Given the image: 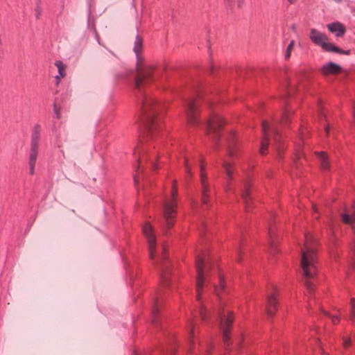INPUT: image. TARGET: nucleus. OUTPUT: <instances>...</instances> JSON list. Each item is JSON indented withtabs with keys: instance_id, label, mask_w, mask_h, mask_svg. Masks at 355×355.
Listing matches in <instances>:
<instances>
[{
	"instance_id": "nucleus-1",
	"label": "nucleus",
	"mask_w": 355,
	"mask_h": 355,
	"mask_svg": "<svg viewBox=\"0 0 355 355\" xmlns=\"http://www.w3.org/2000/svg\"><path fill=\"white\" fill-rule=\"evenodd\" d=\"M316 246L317 242L310 233L305 234V241L301 250V268L306 278L304 283L309 293L313 291L311 279L316 273Z\"/></svg>"
},
{
	"instance_id": "nucleus-2",
	"label": "nucleus",
	"mask_w": 355,
	"mask_h": 355,
	"mask_svg": "<svg viewBox=\"0 0 355 355\" xmlns=\"http://www.w3.org/2000/svg\"><path fill=\"white\" fill-rule=\"evenodd\" d=\"M142 49V40L137 35L136 37L134 45V52L137 55L136 63V77L135 85V87L140 90L144 85L148 83L151 80V76L154 71L155 66L153 64H146L144 58L140 55Z\"/></svg>"
},
{
	"instance_id": "nucleus-3",
	"label": "nucleus",
	"mask_w": 355,
	"mask_h": 355,
	"mask_svg": "<svg viewBox=\"0 0 355 355\" xmlns=\"http://www.w3.org/2000/svg\"><path fill=\"white\" fill-rule=\"evenodd\" d=\"M157 110L158 106L154 98L150 96H144L141 100V123L144 129L148 132H151L156 125L155 116Z\"/></svg>"
},
{
	"instance_id": "nucleus-4",
	"label": "nucleus",
	"mask_w": 355,
	"mask_h": 355,
	"mask_svg": "<svg viewBox=\"0 0 355 355\" xmlns=\"http://www.w3.org/2000/svg\"><path fill=\"white\" fill-rule=\"evenodd\" d=\"M178 194L175 181L173 182L171 198L166 199L163 205V216L166 227L170 229L173 227L175 221L177 202L176 196Z\"/></svg>"
},
{
	"instance_id": "nucleus-5",
	"label": "nucleus",
	"mask_w": 355,
	"mask_h": 355,
	"mask_svg": "<svg viewBox=\"0 0 355 355\" xmlns=\"http://www.w3.org/2000/svg\"><path fill=\"white\" fill-rule=\"evenodd\" d=\"M310 40L315 44L320 46L323 50L326 51H333L338 53L349 54V51H343L339 48L335 46L332 43L328 42L327 37L322 33L318 31L315 28L310 30L309 34Z\"/></svg>"
},
{
	"instance_id": "nucleus-6",
	"label": "nucleus",
	"mask_w": 355,
	"mask_h": 355,
	"mask_svg": "<svg viewBox=\"0 0 355 355\" xmlns=\"http://www.w3.org/2000/svg\"><path fill=\"white\" fill-rule=\"evenodd\" d=\"M196 271H197V279H196V298L197 300H200V295L202 291L203 284L205 280V276L208 273L209 266L206 263L205 259L202 256H198L196 258Z\"/></svg>"
},
{
	"instance_id": "nucleus-7",
	"label": "nucleus",
	"mask_w": 355,
	"mask_h": 355,
	"mask_svg": "<svg viewBox=\"0 0 355 355\" xmlns=\"http://www.w3.org/2000/svg\"><path fill=\"white\" fill-rule=\"evenodd\" d=\"M40 132V125L38 124L35 125L32 132L31 150L29 157L30 173L31 175L34 173L35 166L37 160Z\"/></svg>"
},
{
	"instance_id": "nucleus-8",
	"label": "nucleus",
	"mask_w": 355,
	"mask_h": 355,
	"mask_svg": "<svg viewBox=\"0 0 355 355\" xmlns=\"http://www.w3.org/2000/svg\"><path fill=\"white\" fill-rule=\"evenodd\" d=\"M218 313L220 318V328L223 331V341L225 343H227L230 339V329L233 322V316L231 312L225 313L220 309L218 310Z\"/></svg>"
},
{
	"instance_id": "nucleus-9",
	"label": "nucleus",
	"mask_w": 355,
	"mask_h": 355,
	"mask_svg": "<svg viewBox=\"0 0 355 355\" xmlns=\"http://www.w3.org/2000/svg\"><path fill=\"white\" fill-rule=\"evenodd\" d=\"M143 233L148 240L150 257L151 259H153L155 257L156 242L155 236L150 224L147 223L144 225Z\"/></svg>"
},
{
	"instance_id": "nucleus-10",
	"label": "nucleus",
	"mask_w": 355,
	"mask_h": 355,
	"mask_svg": "<svg viewBox=\"0 0 355 355\" xmlns=\"http://www.w3.org/2000/svg\"><path fill=\"white\" fill-rule=\"evenodd\" d=\"M188 122L191 125H196L198 122L196 102L193 100L188 102L186 111Z\"/></svg>"
},
{
	"instance_id": "nucleus-11",
	"label": "nucleus",
	"mask_w": 355,
	"mask_h": 355,
	"mask_svg": "<svg viewBox=\"0 0 355 355\" xmlns=\"http://www.w3.org/2000/svg\"><path fill=\"white\" fill-rule=\"evenodd\" d=\"M200 182L202 185V202L203 205H207L209 199V186L207 183V174L204 171L205 166L202 164L200 166Z\"/></svg>"
},
{
	"instance_id": "nucleus-12",
	"label": "nucleus",
	"mask_w": 355,
	"mask_h": 355,
	"mask_svg": "<svg viewBox=\"0 0 355 355\" xmlns=\"http://www.w3.org/2000/svg\"><path fill=\"white\" fill-rule=\"evenodd\" d=\"M262 133H263V139L261 143V148L259 149V153L261 155H266V150L269 146V137H270V125L269 123L266 121L262 122Z\"/></svg>"
},
{
	"instance_id": "nucleus-13",
	"label": "nucleus",
	"mask_w": 355,
	"mask_h": 355,
	"mask_svg": "<svg viewBox=\"0 0 355 355\" xmlns=\"http://www.w3.org/2000/svg\"><path fill=\"white\" fill-rule=\"evenodd\" d=\"M223 124V119L218 115H214L210 118L207 123V133H215L222 127Z\"/></svg>"
},
{
	"instance_id": "nucleus-14",
	"label": "nucleus",
	"mask_w": 355,
	"mask_h": 355,
	"mask_svg": "<svg viewBox=\"0 0 355 355\" xmlns=\"http://www.w3.org/2000/svg\"><path fill=\"white\" fill-rule=\"evenodd\" d=\"M277 300L275 293H270L268 295L266 313L268 316H272L276 311Z\"/></svg>"
},
{
	"instance_id": "nucleus-15",
	"label": "nucleus",
	"mask_w": 355,
	"mask_h": 355,
	"mask_svg": "<svg viewBox=\"0 0 355 355\" xmlns=\"http://www.w3.org/2000/svg\"><path fill=\"white\" fill-rule=\"evenodd\" d=\"M250 182L249 181H245L243 184V187L241 191V198L243 199V203L245 205V209H248L250 205Z\"/></svg>"
},
{
	"instance_id": "nucleus-16",
	"label": "nucleus",
	"mask_w": 355,
	"mask_h": 355,
	"mask_svg": "<svg viewBox=\"0 0 355 355\" xmlns=\"http://www.w3.org/2000/svg\"><path fill=\"white\" fill-rule=\"evenodd\" d=\"M327 28L331 33H335L337 37L342 36L345 33V26L339 22L329 24Z\"/></svg>"
},
{
	"instance_id": "nucleus-17",
	"label": "nucleus",
	"mask_w": 355,
	"mask_h": 355,
	"mask_svg": "<svg viewBox=\"0 0 355 355\" xmlns=\"http://www.w3.org/2000/svg\"><path fill=\"white\" fill-rule=\"evenodd\" d=\"M340 71V67L333 62H329L324 65L322 68V71L324 75L337 74Z\"/></svg>"
},
{
	"instance_id": "nucleus-18",
	"label": "nucleus",
	"mask_w": 355,
	"mask_h": 355,
	"mask_svg": "<svg viewBox=\"0 0 355 355\" xmlns=\"http://www.w3.org/2000/svg\"><path fill=\"white\" fill-rule=\"evenodd\" d=\"M223 168L225 170V174L227 175V186H229L230 181L233 178V166H232V164L231 162H230L229 161H227V160H225L223 162Z\"/></svg>"
},
{
	"instance_id": "nucleus-19",
	"label": "nucleus",
	"mask_w": 355,
	"mask_h": 355,
	"mask_svg": "<svg viewBox=\"0 0 355 355\" xmlns=\"http://www.w3.org/2000/svg\"><path fill=\"white\" fill-rule=\"evenodd\" d=\"M214 291L218 298H220L221 294L225 292V280L222 275L219 277V286H215Z\"/></svg>"
},
{
	"instance_id": "nucleus-20",
	"label": "nucleus",
	"mask_w": 355,
	"mask_h": 355,
	"mask_svg": "<svg viewBox=\"0 0 355 355\" xmlns=\"http://www.w3.org/2000/svg\"><path fill=\"white\" fill-rule=\"evenodd\" d=\"M341 216L343 222L348 225H352L355 219L354 212L345 211V212Z\"/></svg>"
},
{
	"instance_id": "nucleus-21",
	"label": "nucleus",
	"mask_w": 355,
	"mask_h": 355,
	"mask_svg": "<svg viewBox=\"0 0 355 355\" xmlns=\"http://www.w3.org/2000/svg\"><path fill=\"white\" fill-rule=\"evenodd\" d=\"M318 156L320 161V165H321L322 168L324 170L328 169L329 165L328 159H327L326 155L323 152H321V153H318Z\"/></svg>"
},
{
	"instance_id": "nucleus-22",
	"label": "nucleus",
	"mask_w": 355,
	"mask_h": 355,
	"mask_svg": "<svg viewBox=\"0 0 355 355\" xmlns=\"http://www.w3.org/2000/svg\"><path fill=\"white\" fill-rule=\"evenodd\" d=\"M55 65L58 67L59 76H56V78L59 79L60 77L63 78L65 76L64 70L65 65L60 60H58L55 62Z\"/></svg>"
},
{
	"instance_id": "nucleus-23",
	"label": "nucleus",
	"mask_w": 355,
	"mask_h": 355,
	"mask_svg": "<svg viewBox=\"0 0 355 355\" xmlns=\"http://www.w3.org/2000/svg\"><path fill=\"white\" fill-rule=\"evenodd\" d=\"M349 319L352 322H355V298H352L350 300Z\"/></svg>"
},
{
	"instance_id": "nucleus-24",
	"label": "nucleus",
	"mask_w": 355,
	"mask_h": 355,
	"mask_svg": "<svg viewBox=\"0 0 355 355\" xmlns=\"http://www.w3.org/2000/svg\"><path fill=\"white\" fill-rule=\"evenodd\" d=\"M295 42L294 40H292L288 46H287L286 53H285V59L288 60L291 57V52L294 48Z\"/></svg>"
},
{
	"instance_id": "nucleus-25",
	"label": "nucleus",
	"mask_w": 355,
	"mask_h": 355,
	"mask_svg": "<svg viewBox=\"0 0 355 355\" xmlns=\"http://www.w3.org/2000/svg\"><path fill=\"white\" fill-rule=\"evenodd\" d=\"M291 111L286 110L284 113L281 122L282 123H286L288 120V117L291 114Z\"/></svg>"
},
{
	"instance_id": "nucleus-26",
	"label": "nucleus",
	"mask_w": 355,
	"mask_h": 355,
	"mask_svg": "<svg viewBox=\"0 0 355 355\" xmlns=\"http://www.w3.org/2000/svg\"><path fill=\"white\" fill-rule=\"evenodd\" d=\"M200 315L201 316L202 320L205 319V315H206V309L205 307L202 306L200 309Z\"/></svg>"
},
{
	"instance_id": "nucleus-27",
	"label": "nucleus",
	"mask_w": 355,
	"mask_h": 355,
	"mask_svg": "<svg viewBox=\"0 0 355 355\" xmlns=\"http://www.w3.org/2000/svg\"><path fill=\"white\" fill-rule=\"evenodd\" d=\"M184 164H185V167H186L187 173L189 175H191V167H190V166L189 165L188 162H187V159H185Z\"/></svg>"
},
{
	"instance_id": "nucleus-28",
	"label": "nucleus",
	"mask_w": 355,
	"mask_h": 355,
	"mask_svg": "<svg viewBox=\"0 0 355 355\" xmlns=\"http://www.w3.org/2000/svg\"><path fill=\"white\" fill-rule=\"evenodd\" d=\"M189 329H190V339L191 342H192L191 339L193 337V330L192 327V322H189Z\"/></svg>"
},
{
	"instance_id": "nucleus-29",
	"label": "nucleus",
	"mask_w": 355,
	"mask_h": 355,
	"mask_svg": "<svg viewBox=\"0 0 355 355\" xmlns=\"http://www.w3.org/2000/svg\"><path fill=\"white\" fill-rule=\"evenodd\" d=\"M54 111H55V113L56 114V117L58 119H59L60 117V112H59V108L58 107V106L55 104L54 105Z\"/></svg>"
},
{
	"instance_id": "nucleus-30",
	"label": "nucleus",
	"mask_w": 355,
	"mask_h": 355,
	"mask_svg": "<svg viewBox=\"0 0 355 355\" xmlns=\"http://www.w3.org/2000/svg\"><path fill=\"white\" fill-rule=\"evenodd\" d=\"M332 322L336 324L339 322V318L338 316H331Z\"/></svg>"
},
{
	"instance_id": "nucleus-31",
	"label": "nucleus",
	"mask_w": 355,
	"mask_h": 355,
	"mask_svg": "<svg viewBox=\"0 0 355 355\" xmlns=\"http://www.w3.org/2000/svg\"><path fill=\"white\" fill-rule=\"evenodd\" d=\"M350 343V339L345 338L343 341V345L345 347H347Z\"/></svg>"
},
{
	"instance_id": "nucleus-32",
	"label": "nucleus",
	"mask_w": 355,
	"mask_h": 355,
	"mask_svg": "<svg viewBox=\"0 0 355 355\" xmlns=\"http://www.w3.org/2000/svg\"><path fill=\"white\" fill-rule=\"evenodd\" d=\"M272 130L273 134L275 135V139L277 140V135L278 134L277 130L276 128H273Z\"/></svg>"
},
{
	"instance_id": "nucleus-33",
	"label": "nucleus",
	"mask_w": 355,
	"mask_h": 355,
	"mask_svg": "<svg viewBox=\"0 0 355 355\" xmlns=\"http://www.w3.org/2000/svg\"><path fill=\"white\" fill-rule=\"evenodd\" d=\"M233 155H234L233 150L230 148L228 150V156L230 157H232Z\"/></svg>"
},
{
	"instance_id": "nucleus-34",
	"label": "nucleus",
	"mask_w": 355,
	"mask_h": 355,
	"mask_svg": "<svg viewBox=\"0 0 355 355\" xmlns=\"http://www.w3.org/2000/svg\"><path fill=\"white\" fill-rule=\"evenodd\" d=\"M300 156H301V153H300V150H297V152H296V157L297 159H300Z\"/></svg>"
},
{
	"instance_id": "nucleus-35",
	"label": "nucleus",
	"mask_w": 355,
	"mask_h": 355,
	"mask_svg": "<svg viewBox=\"0 0 355 355\" xmlns=\"http://www.w3.org/2000/svg\"><path fill=\"white\" fill-rule=\"evenodd\" d=\"M225 1L227 4H232L234 2V0H225Z\"/></svg>"
},
{
	"instance_id": "nucleus-36",
	"label": "nucleus",
	"mask_w": 355,
	"mask_h": 355,
	"mask_svg": "<svg viewBox=\"0 0 355 355\" xmlns=\"http://www.w3.org/2000/svg\"><path fill=\"white\" fill-rule=\"evenodd\" d=\"M268 232H269V234L271 236L272 233V227H269Z\"/></svg>"
},
{
	"instance_id": "nucleus-37",
	"label": "nucleus",
	"mask_w": 355,
	"mask_h": 355,
	"mask_svg": "<svg viewBox=\"0 0 355 355\" xmlns=\"http://www.w3.org/2000/svg\"><path fill=\"white\" fill-rule=\"evenodd\" d=\"M134 180H135V182L137 183L138 181V178L137 177V175L134 176Z\"/></svg>"
},
{
	"instance_id": "nucleus-38",
	"label": "nucleus",
	"mask_w": 355,
	"mask_h": 355,
	"mask_svg": "<svg viewBox=\"0 0 355 355\" xmlns=\"http://www.w3.org/2000/svg\"><path fill=\"white\" fill-rule=\"evenodd\" d=\"M240 253H241V249H240V246H239L237 249V254L239 256L240 255Z\"/></svg>"
},
{
	"instance_id": "nucleus-39",
	"label": "nucleus",
	"mask_w": 355,
	"mask_h": 355,
	"mask_svg": "<svg viewBox=\"0 0 355 355\" xmlns=\"http://www.w3.org/2000/svg\"><path fill=\"white\" fill-rule=\"evenodd\" d=\"M353 116L355 118V105L354 107Z\"/></svg>"
},
{
	"instance_id": "nucleus-40",
	"label": "nucleus",
	"mask_w": 355,
	"mask_h": 355,
	"mask_svg": "<svg viewBox=\"0 0 355 355\" xmlns=\"http://www.w3.org/2000/svg\"><path fill=\"white\" fill-rule=\"evenodd\" d=\"M325 131L327 132V133H328V132H329V127H325Z\"/></svg>"
},
{
	"instance_id": "nucleus-41",
	"label": "nucleus",
	"mask_w": 355,
	"mask_h": 355,
	"mask_svg": "<svg viewBox=\"0 0 355 355\" xmlns=\"http://www.w3.org/2000/svg\"><path fill=\"white\" fill-rule=\"evenodd\" d=\"M295 0H288V1L291 3H293Z\"/></svg>"
},
{
	"instance_id": "nucleus-42",
	"label": "nucleus",
	"mask_w": 355,
	"mask_h": 355,
	"mask_svg": "<svg viewBox=\"0 0 355 355\" xmlns=\"http://www.w3.org/2000/svg\"><path fill=\"white\" fill-rule=\"evenodd\" d=\"M325 314H326V315H327V316H329V317H331V315H329V314H328V313H326V312H325Z\"/></svg>"
},
{
	"instance_id": "nucleus-43",
	"label": "nucleus",
	"mask_w": 355,
	"mask_h": 355,
	"mask_svg": "<svg viewBox=\"0 0 355 355\" xmlns=\"http://www.w3.org/2000/svg\"><path fill=\"white\" fill-rule=\"evenodd\" d=\"M325 314H326V315H327V316H329V317H331V315H329V314H328V313H326V312H325Z\"/></svg>"
}]
</instances>
